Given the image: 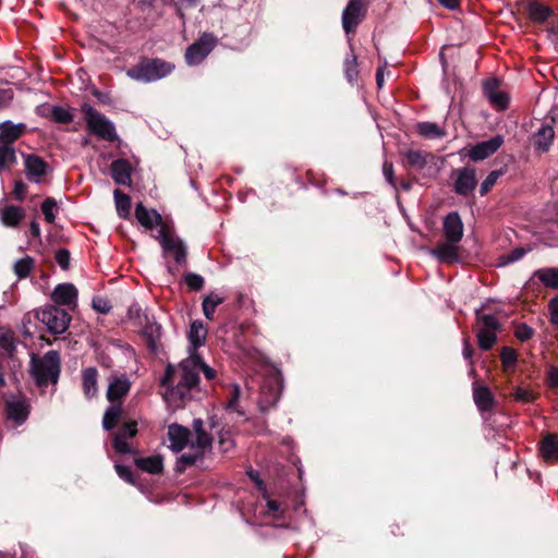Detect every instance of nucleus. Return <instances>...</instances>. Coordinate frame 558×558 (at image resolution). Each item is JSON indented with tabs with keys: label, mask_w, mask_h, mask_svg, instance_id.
<instances>
[{
	"label": "nucleus",
	"mask_w": 558,
	"mask_h": 558,
	"mask_svg": "<svg viewBox=\"0 0 558 558\" xmlns=\"http://www.w3.org/2000/svg\"><path fill=\"white\" fill-rule=\"evenodd\" d=\"M199 366L201 355L197 352H191L178 368L168 364L160 380V385L167 388L165 398L177 407H183L191 399V391L199 385Z\"/></svg>",
	"instance_id": "f257e3e1"
},
{
	"label": "nucleus",
	"mask_w": 558,
	"mask_h": 558,
	"mask_svg": "<svg viewBox=\"0 0 558 558\" xmlns=\"http://www.w3.org/2000/svg\"><path fill=\"white\" fill-rule=\"evenodd\" d=\"M61 373V359L56 350H50L39 357L32 354L29 362V374L39 388L48 385H57Z\"/></svg>",
	"instance_id": "f03ea898"
},
{
	"label": "nucleus",
	"mask_w": 558,
	"mask_h": 558,
	"mask_svg": "<svg viewBox=\"0 0 558 558\" xmlns=\"http://www.w3.org/2000/svg\"><path fill=\"white\" fill-rule=\"evenodd\" d=\"M174 70L173 62L142 56L136 64L126 70V75L137 82L150 83L169 76Z\"/></svg>",
	"instance_id": "7ed1b4c3"
},
{
	"label": "nucleus",
	"mask_w": 558,
	"mask_h": 558,
	"mask_svg": "<svg viewBox=\"0 0 558 558\" xmlns=\"http://www.w3.org/2000/svg\"><path fill=\"white\" fill-rule=\"evenodd\" d=\"M81 112L89 133L111 143L119 141L114 124L92 105L83 102L81 106Z\"/></svg>",
	"instance_id": "20e7f679"
},
{
	"label": "nucleus",
	"mask_w": 558,
	"mask_h": 558,
	"mask_svg": "<svg viewBox=\"0 0 558 558\" xmlns=\"http://www.w3.org/2000/svg\"><path fill=\"white\" fill-rule=\"evenodd\" d=\"M34 318L43 323L47 330L54 336L64 333L72 320L71 315L57 305H46L35 310Z\"/></svg>",
	"instance_id": "39448f33"
},
{
	"label": "nucleus",
	"mask_w": 558,
	"mask_h": 558,
	"mask_svg": "<svg viewBox=\"0 0 558 558\" xmlns=\"http://www.w3.org/2000/svg\"><path fill=\"white\" fill-rule=\"evenodd\" d=\"M477 323L482 327L477 330V343L483 351L490 350L497 341V332L501 330V325L492 314L476 313Z\"/></svg>",
	"instance_id": "423d86ee"
},
{
	"label": "nucleus",
	"mask_w": 558,
	"mask_h": 558,
	"mask_svg": "<svg viewBox=\"0 0 558 558\" xmlns=\"http://www.w3.org/2000/svg\"><path fill=\"white\" fill-rule=\"evenodd\" d=\"M218 40L213 34L204 33L195 43L190 45L184 53L187 65H198L214 50Z\"/></svg>",
	"instance_id": "0eeeda50"
},
{
	"label": "nucleus",
	"mask_w": 558,
	"mask_h": 558,
	"mask_svg": "<svg viewBox=\"0 0 558 558\" xmlns=\"http://www.w3.org/2000/svg\"><path fill=\"white\" fill-rule=\"evenodd\" d=\"M367 14L365 0H349L342 12V27L347 34L355 33Z\"/></svg>",
	"instance_id": "6e6552de"
},
{
	"label": "nucleus",
	"mask_w": 558,
	"mask_h": 558,
	"mask_svg": "<svg viewBox=\"0 0 558 558\" xmlns=\"http://www.w3.org/2000/svg\"><path fill=\"white\" fill-rule=\"evenodd\" d=\"M159 242L165 254L171 253L178 265H185L187 260V247L184 242L173 236L166 226L159 230Z\"/></svg>",
	"instance_id": "1a4fd4ad"
},
{
	"label": "nucleus",
	"mask_w": 558,
	"mask_h": 558,
	"mask_svg": "<svg viewBox=\"0 0 558 558\" xmlns=\"http://www.w3.org/2000/svg\"><path fill=\"white\" fill-rule=\"evenodd\" d=\"M156 1L157 0H134L133 14L141 27L149 29L155 26L161 17L162 13L155 7Z\"/></svg>",
	"instance_id": "9d476101"
},
{
	"label": "nucleus",
	"mask_w": 558,
	"mask_h": 558,
	"mask_svg": "<svg viewBox=\"0 0 558 558\" xmlns=\"http://www.w3.org/2000/svg\"><path fill=\"white\" fill-rule=\"evenodd\" d=\"M137 434V422L131 420L129 422L123 423L120 428L113 434L112 437V447L113 449L121 454L132 453V447L126 442L128 438H133Z\"/></svg>",
	"instance_id": "9b49d317"
},
{
	"label": "nucleus",
	"mask_w": 558,
	"mask_h": 558,
	"mask_svg": "<svg viewBox=\"0 0 558 558\" xmlns=\"http://www.w3.org/2000/svg\"><path fill=\"white\" fill-rule=\"evenodd\" d=\"M4 412L7 420L13 422L17 427L27 421L31 405L26 399H9L4 403Z\"/></svg>",
	"instance_id": "f8f14e48"
},
{
	"label": "nucleus",
	"mask_w": 558,
	"mask_h": 558,
	"mask_svg": "<svg viewBox=\"0 0 558 558\" xmlns=\"http://www.w3.org/2000/svg\"><path fill=\"white\" fill-rule=\"evenodd\" d=\"M502 135H495L487 141L476 143L470 148L469 157L473 161L484 160L494 155L504 144Z\"/></svg>",
	"instance_id": "ddd939ff"
},
{
	"label": "nucleus",
	"mask_w": 558,
	"mask_h": 558,
	"mask_svg": "<svg viewBox=\"0 0 558 558\" xmlns=\"http://www.w3.org/2000/svg\"><path fill=\"white\" fill-rule=\"evenodd\" d=\"M131 381L126 375H111L106 391V398L110 403H123L122 400L131 390Z\"/></svg>",
	"instance_id": "4468645a"
},
{
	"label": "nucleus",
	"mask_w": 558,
	"mask_h": 558,
	"mask_svg": "<svg viewBox=\"0 0 558 558\" xmlns=\"http://www.w3.org/2000/svg\"><path fill=\"white\" fill-rule=\"evenodd\" d=\"M444 236L448 242L459 243L463 238L464 226L458 211H450L442 221Z\"/></svg>",
	"instance_id": "2eb2a0df"
},
{
	"label": "nucleus",
	"mask_w": 558,
	"mask_h": 558,
	"mask_svg": "<svg viewBox=\"0 0 558 558\" xmlns=\"http://www.w3.org/2000/svg\"><path fill=\"white\" fill-rule=\"evenodd\" d=\"M144 323L141 325L143 327L142 333L145 337L146 344L150 352L157 353L159 350V340L161 338V325H159L154 316H150L148 313L143 314Z\"/></svg>",
	"instance_id": "dca6fc26"
},
{
	"label": "nucleus",
	"mask_w": 558,
	"mask_h": 558,
	"mask_svg": "<svg viewBox=\"0 0 558 558\" xmlns=\"http://www.w3.org/2000/svg\"><path fill=\"white\" fill-rule=\"evenodd\" d=\"M527 17L534 24H543L551 17H556L554 10L539 0H529L525 8Z\"/></svg>",
	"instance_id": "f3484780"
},
{
	"label": "nucleus",
	"mask_w": 558,
	"mask_h": 558,
	"mask_svg": "<svg viewBox=\"0 0 558 558\" xmlns=\"http://www.w3.org/2000/svg\"><path fill=\"white\" fill-rule=\"evenodd\" d=\"M191 430L180 424L173 423L168 427L170 448L174 452L182 451L189 444Z\"/></svg>",
	"instance_id": "a211bd4d"
},
{
	"label": "nucleus",
	"mask_w": 558,
	"mask_h": 558,
	"mask_svg": "<svg viewBox=\"0 0 558 558\" xmlns=\"http://www.w3.org/2000/svg\"><path fill=\"white\" fill-rule=\"evenodd\" d=\"M27 131L25 123H13L10 120L0 123V144L12 146Z\"/></svg>",
	"instance_id": "6ab92c4d"
},
{
	"label": "nucleus",
	"mask_w": 558,
	"mask_h": 558,
	"mask_svg": "<svg viewBox=\"0 0 558 558\" xmlns=\"http://www.w3.org/2000/svg\"><path fill=\"white\" fill-rule=\"evenodd\" d=\"M77 289L73 283H59L52 294L51 299L56 305H76Z\"/></svg>",
	"instance_id": "aec40b11"
},
{
	"label": "nucleus",
	"mask_w": 558,
	"mask_h": 558,
	"mask_svg": "<svg viewBox=\"0 0 558 558\" xmlns=\"http://www.w3.org/2000/svg\"><path fill=\"white\" fill-rule=\"evenodd\" d=\"M473 399L480 412H490L497 402L490 389L485 385L473 386Z\"/></svg>",
	"instance_id": "412c9836"
},
{
	"label": "nucleus",
	"mask_w": 558,
	"mask_h": 558,
	"mask_svg": "<svg viewBox=\"0 0 558 558\" xmlns=\"http://www.w3.org/2000/svg\"><path fill=\"white\" fill-rule=\"evenodd\" d=\"M414 130L421 138L427 141L444 140L448 134L444 126L430 121L417 122Z\"/></svg>",
	"instance_id": "4be33fe9"
},
{
	"label": "nucleus",
	"mask_w": 558,
	"mask_h": 558,
	"mask_svg": "<svg viewBox=\"0 0 558 558\" xmlns=\"http://www.w3.org/2000/svg\"><path fill=\"white\" fill-rule=\"evenodd\" d=\"M135 218L146 229L151 230L155 226L162 227V217L156 209H147L142 202L135 206Z\"/></svg>",
	"instance_id": "5701e85b"
},
{
	"label": "nucleus",
	"mask_w": 558,
	"mask_h": 558,
	"mask_svg": "<svg viewBox=\"0 0 558 558\" xmlns=\"http://www.w3.org/2000/svg\"><path fill=\"white\" fill-rule=\"evenodd\" d=\"M82 389L88 400L98 396V371L96 367L89 366L82 371Z\"/></svg>",
	"instance_id": "b1692460"
},
{
	"label": "nucleus",
	"mask_w": 558,
	"mask_h": 558,
	"mask_svg": "<svg viewBox=\"0 0 558 558\" xmlns=\"http://www.w3.org/2000/svg\"><path fill=\"white\" fill-rule=\"evenodd\" d=\"M22 156L24 158L26 174H48L52 172V168L45 158L36 154H27Z\"/></svg>",
	"instance_id": "393cba45"
},
{
	"label": "nucleus",
	"mask_w": 558,
	"mask_h": 558,
	"mask_svg": "<svg viewBox=\"0 0 558 558\" xmlns=\"http://www.w3.org/2000/svg\"><path fill=\"white\" fill-rule=\"evenodd\" d=\"M555 138V131L550 124H543L533 136V146L539 153L549 150Z\"/></svg>",
	"instance_id": "a878e982"
},
{
	"label": "nucleus",
	"mask_w": 558,
	"mask_h": 558,
	"mask_svg": "<svg viewBox=\"0 0 558 558\" xmlns=\"http://www.w3.org/2000/svg\"><path fill=\"white\" fill-rule=\"evenodd\" d=\"M25 210L22 207L14 205H7L0 209L1 222L9 228L17 227L25 218Z\"/></svg>",
	"instance_id": "bb28decb"
},
{
	"label": "nucleus",
	"mask_w": 558,
	"mask_h": 558,
	"mask_svg": "<svg viewBox=\"0 0 558 558\" xmlns=\"http://www.w3.org/2000/svg\"><path fill=\"white\" fill-rule=\"evenodd\" d=\"M124 414L123 403H110L102 416V427L105 430H112L122 420Z\"/></svg>",
	"instance_id": "cd10ccee"
},
{
	"label": "nucleus",
	"mask_w": 558,
	"mask_h": 558,
	"mask_svg": "<svg viewBox=\"0 0 558 558\" xmlns=\"http://www.w3.org/2000/svg\"><path fill=\"white\" fill-rule=\"evenodd\" d=\"M539 450L546 461L558 460V436L555 434L546 435L541 441Z\"/></svg>",
	"instance_id": "c85d7f7f"
},
{
	"label": "nucleus",
	"mask_w": 558,
	"mask_h": 558,
	"mask_svg": "<svg viewBox=\"0 0 558 558\" xmlns=\"http://www.w3.org/2000/svg\"><path fill=\"white\" fill-rule=\"evenodd\" d=\"M458 243L446 242L438 243L433 250L434 256L441 262H456L458 259Z\"/></svg>",
	"instance_id": "c756f323"
},
{
	"label": "nucleus",
	"mask_w": 558,
	"mask_h": 558,
	"mask_svg": "<svg viewBox=\"0 0 558 558\" xmlns=\"http://www.w3.org/2000/svg\"><path fill=\"white\" fill-rule=\"evenodd\" d=\"M207 330L201 320H194L191 324L189 340L192 344L191 352H197V349L205 343Z\"/></svg>",
	"instance_id": "7c9ffc66"
},
{
	"label": "nucleus",
	"mask_w": 558,
	"mask_h": 558,
	"mask_svg": "<svg viewBox=\"0 0 558 558\" xmlns=\"http://www.w3.org/2000/svg\"><path fill=\"white\" fill-rule=\"evenodd\" d=\"M135 464L138 469L149 474H160L163 471V461L160 456L136 458Z\"/></svg>",
	"instance_id": "2f4dec72"
},
{
	"label": "nucleus",
	"mask_w": 558,
	"mask_h": 558,
	"mask_svg": "<svg viewBox=\"0 0 558 558\" xmlns=\"http://www.w3.org/2000/svg\"><path fill=\"white\" fill-rule=\"evenodd\" d=\"M343 71L347 81L353 86L357 84L360 71L357 68V57L351 48L350 53L345 56L343 61Z\"/></svg>",
	"instance_id": "473e14b6"
},
{
	"label": "nucleus",
	"mask_w": 558,
	"mask_h": 558,
	"mask_svg": "<svg viewBox=\"0 0 558 558\" xmlns=\"http://www.w3.org/2000/svg\"><path fill=\"white\" fill-rule=\"evenodd\" d=\"M534 277L546 288L558 290V267L539 268L534 271Z\"/></svg>",
	"instance_id": "72a5a7b5"
},
{
	"label": "nucleus",
	"mask_w": 558,
	"mask_h": 558,
	"mask_svg": "<svg viewBox=\"0 0 558 558\" xmlns=\"http://www.w3.org/2000/svg\"><path fill=\"white\" fill-rule=\"evenodd\" d=\"M193 428L196 434L195 444L192 446L197 447L198 449L205 450L211 447L213 437L204 429V422L202 418H195L193 421Z\"/></svg>",
	"instance_id": "f704fd0d"
},
{
	"label": "nucleus",
	"mask_w": 558,
	"mask_h": 558,
	"mask_svg": "<svg viewBox=\"0 0 558 558\" xmlns=\"http://www.w3.org/2000/svg\"><path fill=\"white\" fill-rule=\"evenodd\" d=\"M113 196L118 216L122 219H128L131 214V197L124 194L120 189L113 191Z\"/></svg>",
	"instance_id": "c9c22d12"
},
{
	"label": "nucleus",
	"mask_w": 558,
	"mask_h": 558,
	"mask_svg": "<svg viewBox=\"0 0 558 558\" xmlns=\"http://www.w3.org/2000/svg\"><path fill=\"white\" fill-rule=\"evenodd\" d=\"M428 157L430 155L422 150L408 149L403 154V163L413 169H422L426 165Z\"/></svg>",
	"instance_id": "e433bc0d"
},
{
	"label": "nucleus",
	"mask_w": 558,
	"mask_h": 558,
	"mask_svg": "<svg viewBox=\"0 0 558 558\" xmlns=\"http://www.w3.org/2000/svg\"><path fill=\"white\" fill-rule=\"evenodd\" d=\"M16 162V153L12 146L0 144V173L10 171L11 166Z\"/></svg>",
	"instance_id": "4c0bfd02"
},
{
	"label": "nucleus",
	"mask_w": 558,
	"mask_h": 558,
	"mask_svg": "<svg viewBox=\"0 0 558 558\" xmlns=\"http://www.w3.org/2000/svg\"><path fill=\"white\" fill-rule=\"evenodd\" d=\"M477 185L476 177H457L454 191L462 196L470 195Z\"/></svg>",
	"instance_id": "58836bf2"
},
{
	"label": "nucleus",
	"mask_w": 558,
	"mask_h": 558,
	"mask_svg": "<svg viewBox=\"0 0 558 558\" xmlns=\"http://www.w3.org/2000/svg\"><path fill=\"white\" fill-rule=\"evenodd\" d=\"M222 302H223V299L217 294L210 293L209 295H207L203 300V303H202L204 316L207 319L213 320L215 312H216V307L218 305H220Z\"/></svg>",
	"instance_id": "ea45409f"
},
{
	"label": "nucleus",
	"mask_w": 558,
	"mask_h": 558,
	"mask_svg": "<svg viewBox=\"0 0 558 558\" xmlns=\"http://www.w3.org/2000/svg\"><path fill=\"white\" fill-rule=\"evenodd\" d=\"M204 459V452L199 453H183L180 456V458L177 461L175 464V472L177 473H184L187 466L194 465L198 460Z\"/></svg>",
	"instance_id": "a19ab883"
},
{
	"label": "nucleus",
	"mask_w": 558,
	"mask_h": 558,
	"mask_svg": "<svg viewBox=\"0 0 558 558\" xmlns=\"http://www.w3.org/2000/svg\"><path fill=\"white\" fill-rule=\"evenodd\" d=\"M34 258L31 256H26L15 262L14 264V274L20 278H27L34 267Z\"/></svg>",
	"instance_id": "79ce46f5"
},
{
	"label": "nucleus",
	"mask_w": 558,
	"mask_h": 558,
	"mask_svg": "<svg viewBox=\"0 0 558 558\" xmlns=\"http://www.w3.org/2000/svg\"><path fill=\"white\" fill-rule=\"evenodd\" d=\"M415 177H385L386 182L395 190H403L408 192L414 182Z\"/></svg>",
	"instance_id": "37998d69"
},
{
	"label": "nucleus",
	"mask_w": 558,
	"mask_h": 558,
	"mask_svg": "<svg viewBox=\"0 0 558 558\" xmlns=\"http://www.w3.org/2000/svg\"><path fill=\"white\" fill-rule=\"evenodd\" d=\"M51 118L54 122L61 124H69L74 120V116L70 112V110L61 106L52 107Z\"/></svg>",
	"instance_id": "c03bdc74"
},
{
	"label": "nucleus",
	"mask_w": 558,
	"mask_h": 558,
	"mask_svg": "<svg viewBox=\"0 0 558 558\" xmlns=\"http://www.w3.org/2000/svg\"><path fill=\"white\" fill-rule=\"evenodd\" d=\"M133 167L126 159L119 158L111 163L110 174H132Z\"/></svg>",
	"instance_id": "a18cd8bd"
},
{
	"label": "nucleus",
	"mask_w": 558,
	"mask_h": 558,
	"mask_svg": "<svg viewBox=\"0 0 558 558\" xmlns=\"http://www.w3.org/2000/svg\"><path fill=\"white\" fill-rule=\"evenodd\" d=\"M490 104L498 110H506L509 106V96L505 92L498 90L488 97Z\"/></svg>",
	"instance_id": "49530a36"
},
{
	"label": "nucleus",
	"mask_w": 558,
	"mask_h": 558,
	"mask_svg": "<svg viewBox=\"0 0 558 558\" xmlns=\"http://www.w3.org/2000/svg\"><path fill=\"white\" fill-rule=\"evenodd\" d=\"M184 281L192 291H201L205 284L204 278L201 275L194 272H187L184 276Z\"/></svg>",
	"instance_id": "de8ad7c7"
},
{
	"label": "nucleus",
	"mask_w": 558,
	"mask_h": 558,
	"mask_svg": "<svg viewBox=\"0 0 558 558\" xmlns=\"http://www.w3.org/2000/svg\"><path fill=\"white\" fill-rule=\"evenodd\" d=\"M517 352L511 347H504L500 352V360L502 365L507 368L513 366L517 362Z\"/></svg>",
	"instance_id": "09e8293b"
},
{
	"label": "nucleus",
	"mask_w": 558,
	"mask_h": 558,
	"mask_svg": "<svg viewBox=\"0 0 558 558\" xmlns=\"http://www.w3.org/2000/svg\"><path fill=\"white\" fill-rule=\"evenodd\" d=\"M512 397L518 402L531 403L535 400L536 396L532 390L517 387L512 393Z\"/></svg>",
	"instance_id": "8fccbe9b"
},
{
	"label": "nucleus",
	"mask_w": 558,
	"mask_h": 558,
	"mask_svg": "<svg viewBox=\"0 0 558 558\" xmlns=\"http://www.w3.org/2000/svg\"><path fill=\"white\" fill-rule=\"evenodd\" d=\"M57 206V203L53 198L47 197L41 204V211L45 216V219L49 223H53L56 216L53 214V209Z\"/></svg>",
	"instance_id": "3c124183"
},
{
	"label": "nucleus",
	"mask_w": 558,
	"mask_h": 558,
	"mask_svg": "<svg viewBox=\"0 0 558 558\" xmlns=\"http://www.w3.org/2000/svg\"><path fill=\"white\" fill-rule=\"evenodd\" d=\"M240 395H241L240 386L239 385H233L232 388H231L228 401H227V409L228 410H232V411H236L239 414H243L242 411L236 409V405H238L239 399H240Z\"/></svg>",
	"instance_id": "603ef678"
},
{
	"label": "nucleus",
	"mask_w": 558,
	"mask_h": 558,
	"mask_svg": "<svg viewBox=\"0 0 558 558\" xmlns=\"http://www.w3.org/2000/svg\"><path fill=\"white\" fill-rule=\"evenodd\" d=\"M0 348L4 351L7 355L13 356L16 350L14 338L11 335H2L0 337Z\"/></svg>",
	"instance_id": "864d4df0"
},
{
	"label": "nucleus",
	"mask_w": 558,
	"mask_h": 558,
	"mask_svg": "<svg viewBox=\"0 0 558 558\" xmlns=\"http://www.w3.org/2000/svg\"><path fill=\"white\" fill-rule=\"evenodd\" d=\"M54 258H56V262L58 263V265L60 266L61 269L68 270L70 268L71 254H70L69 250H66V248H59L56 252Z\"/></svg>",
	"instance_id": "5fc2aeb1"
},
{
	"label": "nucleus",
	"mask_w": 558,
	"mask_h": 558,
	"mask_svg": "<svg viewBox=\"0 0 558 558\" xmlns=\"http://www.w3.org/2000/svg\"><path fill=\"white\" fill-rule=\"evenodd\" d=\"M93 308L100 314H108L112 310V305L107 299L96 296L93 299Z\"/></svg>",
	"instance_id": "6e6d98bb"
},
{
	"label": "nucleus",
	"mask_w": 558,
	"mask_h": 558,
	"mask_svg": "<svg viewBox=\"0 0 558 558\" xmlns=\"http://www.w3.org/2000/svg\"><path fill=\"white\" fill-rule=\"evenodd\" d=\"M514 335L521 342H524L533 337L534 329L522 323L517 327Z\"/></svg>",
	"instance_id": "4d7b16f0"
},
{
	"label": "nucleus",
	"mask_w": 558,
	"mask_h": 558,
	"mask_svg": "<svg viewBox=\"0 0 558 558\" xmlns=\"http://www.w3.org/2000/svg\"><path fill=\"white\" fill-rule=\"evenodd\" d=\"M14 98L12 88H0V111L9 108Z\"/></svg>",
	"instance_id": "13d9d810"
},
{
	"label": "nucleus",
	"mask_w": 558,
	"mask_h": 558,
	"mask_svg": "<svg viewBox=\"0 0 558 558\" xmlns=\"http://www.w3.org/2000/svg\"><path fill=\"white\" fill-rule=\"evenodd\" d=\"M545 383L550 389H558V367L549 366L546 372Z\"/></svg>",
	"instance_id": "bf43d9fd"
},
{
	"label": "nucleus",
	"mask_w": 558,
	"mask_h": 558,
	"mask_svg": "<svg viewBox=\"0 0 558 558\" xmlns=\"http://www.w3.org/2000/svg\"><path fill=\"white\" fill-rule=\"evenodd\" d=\"M26 194L27 185L22 180H15L12 191L13 197L19 202H23L26 197Z\"/></svg>",
	"instance_id": "052dcab7"
},
{
	"label": "nucleus",
	"mask_w": 558,
	"mask_h": 558,
	"mask_svg": "<svg viewBox=\"0 0 558 558\" xmlns=\"http://www.w3.org/2000/svg\"><path fill=\"white\" fill-rule=\"evenodd\" d=\"M114 468L120 478L132 485L135 483L131 468L122 464H116Z\"/></svg>",
	"instance_id": "680f3d73"
},
{
	"label": "nucleus",
	"mask_w": 558,
	"mask_h": 558,
	"mask_svg": "<svg viewBox=\"0 0 558 558\" xmlns=\"http://www.w3.org/2000/svg\"><path fill=\"white\" fill-rule=\"evenodd\" d=\"M247 476L255 484L256 488L263 493L264 498H266L267 488L265 482L260 478L258 471L250 470L247 471Z\"/></svg>",
	"instance_id": "e2e57ef3"
},
{
	"label": "nucleus",
	"mask_w": 558,
	"mask_h": 558,
	"mask_svg": "<svg viewBox=\"0 0 558 558\" xmlns=\"http://www.w3.org/2000/svg\"><path fill=\"white\" fill-rule=\"evenodd\" d=\"M499 85L500 81L496 77L488 78L483 83V90L487 98L490 97V95L494 93L498 92Z\"/></svg>",
	"instance_id": "0e129e2a"
},
{
	"label": "nucleus",
	"mask_w": 558,
	"mask_h": 558,
	"mask_svg": "<svg viewBox=\"0 0 558 558\" xmlns=\"http://www.w3.org/2000/svg\"><path fill=\"white\" fill-rule=\"evenodd\" d=\"M524 254H525L524 248L517 247V248L512 250L510 253L501 256V258L504 260L502 264L514 263V262L521 259L524 256Z\"/></svg>",
	"instance_id": "69168bd1"
},
{
	"label": "nucleus",
	"mask_w": 558,
	"mask_h": 558,
	"mask_svg": "<svg viewBox=\"0 0 558 558\" xmlns=\"http://www.w3.org/2000/svg\"><path fill=\"white\" fill-rule=\"evenodd\" d=\"M548 312L550 315V323L558 327V295L548 302Z\"/></svg>",
	"instance_id": "338daca9"
},
{
	"label": "nucleus",
	"mask_w": 558,
	"mask_h": 558,
	"mask_svg": "<svg viewBox=\"0 0 558 558\" xmlns=\"http://www.w3.org/2000/svg\"><path fill=\"white\" fill-rule=\"evenodd\" d=\"M148 313L147 311H143L138 304H132L128 311L130 318H136L138 325H143L144 318L143 314Z\"/></svg>",
	"instance_id": "774afa93"
}]
</instances>
